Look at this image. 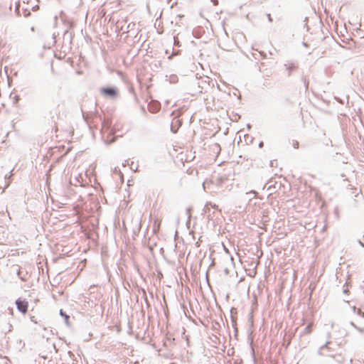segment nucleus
Returning <instances> with one entry per match:
<instances>
[{
  "label": "nucleus",
  "instance_id": "obj_16",
  "mask_svg": "<svg viewBox=\"0 0 364 364\" xmlns=\"http://www.w3.org/2000/svg\"><path fill=\"white\" fill-rule=\"evenodd\" d=\"M235 364H242V360H240V359H237V360L235 361Z\"/></svg>",
  "mask_w": 364,
  "mask_h": 364
},
{
  "label": "nucleus",
  "instance_id": "obj_3",
  "mask_svg": "<svg viewBox=\"0 0 364 364\" xmlns=\"http://www.w3.org/2000/svg\"><path fill=\"white\" fill-rule=\"evenodd\" d=\"M16 304L18 310L22 314H26L28 311V304L25 300H21L20 298L16 301Z\"/></svg>",
  "mask_w": 364,
  "mask_h": 364
},
{
  "label": "nucleus",
  "instance_id": "obj_27",
  "mask_svg": "<svg viewBox=\"0 0 364 364\" xmlns=\"http://www.w3.org/2000/svg\"><path fill=\"white\" fill-rule=\"evenodd\" d=\"M174 44L175 45L176 44V46H178V43H176V41L174 42Z\"/></svg>",
  "mask_w": 364,
  "mask_h": 364
},
{
  "label": "nucleus",
  "instance_id": "obj_29",
  "mask_svg": "<svg viewBox=\"0 0 364 364\" xmlns=\"http://www.w3.org/2000/svg\"><path fill=\"white\" fill-rule=\"evenodd\" d=\"M228 294H226V296H225V299H228Z\"/></svg>",
  "mask_w": 364,
  "mask_h": 364
},
{
  "label": "nucleus",
  "instance_id": "obj_28",
  "mask_svg": "<svg viewBox=\"0 0 364 364\" xmlns=\"http://www.w3.org/2000/svg\"><path fill=\"white\" fill-rule=\"evenodd\" d=\"M174 44L175 45L176 44V46H178V43H176V41L174 42Z\"/></svg>",
  "mask_w": 364,
  "mask_h": 364
},
{
  "label": "nucleus",
  "instance_id": "obj_11",
  "mask_svg": "<svg viewBox=\"0 0 364 364\" xmlns=\"http://www.w3.org/2000/svg\"><path fill=\"white\" fill-rule=\"evenodd\" d=\"M60 314L63 318H64L65 323L68 324L70 316L67 315L66 313L64 312L62 309L60 310Z\"/></svg>",
  "mask_w": 364,
  "mask_h": 364
},
{
  "label": "nucleus",
  "instance_id": "obj_7",
  "mask_svg": "<svg viewBox=\"0 0 364 364\" xmlns=\"http://www.w3.org/2000/svg\"><path fill=\"white\" fill-rule=\"evenodd\" d=\"M135 26V23H129L126 26H121L120 30L123 33H129L133 28Z\"/></svg>",
  "mask_w": 364,
  "mask_h": 364
},
{
  "label": "nucleus",
  "instance_id": "obj_18",
  "mask_svg": "<svg viewBox=\"0 0 364 364\" xmlns=\"http://www.w3.org/2000/svg\"><path fill=\"white\" fill-rule=\"evenodd\" d=\"M102 129H104V128H105V127H107V124H106L105 121L102 122Z\"/></svg>",
  "mask_w": 364,
  "mask_h": 364
},
{
  "label": "nucleus",
  "instance_id": "obj_30",
  "mask_svg": "<svg viewBox=\"0 0 364 364\" xmlns=\"http://www.w3.org/2000/svg\"><path fill=\"white\" fill-rule=\"evenodd\" d=\"M224 348H226V346H223ZM223 351H225V349H223Z\"/></svg>",
  "mask_w": 364,
  "mask_h": 364
},
{
  "label": "nucleus",
  "instance_id": "obj_5",
  "mask_svg": "<svg viewBox=\"0 0 364 364\" xmlns=\"http://www.w3.org/2000/svg\"><path fill=\"white\" fill-rule=\"evenodd\" d=\"M148 109L151 113H156L160 109V105L157 102H151L148 105Z\"/></svg>",
  "mask_w": 364,
  "mask_h": 364
},
{
  "label": "nucleus",
  "instance_id": "obj_22",
  "mask_svg": "<svg viewBox=\"0 0 364 364\" xmlns=\"http://www.w3.org/2000/svg\"><path fill=\"white\" fill-rule=\"evenodd\" d=\"M18 7H19V5H17L16 6V12H18Z\"/></svg>",
  "mask_w": 364,
  "mask_h": 364
},
{
  "label": "nucleus",
  "instance_id": "obj_14",
  "mask_svg": "<svg viewBox=\"0 0 364 364\" xmlns=\"http://www.w3.org/2000/svg\"><path fill=\"white\" fill-rule=\"evenodd\" d=\"M231 317H232V323H235V316H234L233 309H231Z\"/></svg>",
  "mask_w": 364,
  "mask_h": 364
},
{
  "label": "nucleus",
  "instance_id": "obj_23",
  "mask_svg": "<svg viewBox=\"0 0 364 364\" xmlns=\"http://www.w3.org/2000/svg\"><path fill=\"white\" fill-rule=\"evenodd\" d=\"M224 272L225 273V274H228V268H225L224 269Z\"/></svg>",
  "mask_w": 364,
  "mask_h": 364
},
{
  "label": "nucleus",
  "instance_id": "obj_19",
  "mask_svg": "<svg viewBox=\"0 0 364 364\" xmlns=\"http://www.w3.org/2000/svg\"><path fill=\"white\" fill-rule=\"evenodd\" d=\"M211 1L213 3L214 5H216L218 4V0H211Z\"/></svg>",
  "mask_w": 364,
  "mask_h": 364
},
{
  "label": "nucleus",
  "instance_id": "obj_12",
  "mask_svg": "<svg viewBox=\"0 0 364 364\" xmlns=\"http://www.w3.org/2000/svg\"><path fill=\"white\" fill-rule=\"evenodd\" d=\"M291 145L294 149H299V143L296 140H292Z\"/></svg>",
  "mask_w": 364,
  "mask_h": 364
},
{
  "label": "nucleus",
  "instance_id": "obj_20",
  "mask_svg": "<svg viewBox=\"0 0 364 364\" xmlns=\"http://www.w3.org/2000/svg\"><path fill=\"white\" fill-rule=\"evenodd\" d=\"M234 117H235V118H234V119H232V120H234V121H236V120L237 119V118H240V117H239V116H237V115L234 116Z\"/></svg>",
  "mask_w": 364,
  "mask_h": 364
},
{
  "label": "nucleus",
  "instance_id": "obj_13",
  "mask_svg": "<svg viewBox=\"0 0 364 364\" xmlns=\"http://www.w3.org/2000/svg\"><path fill=\"white\" fill-rule=\"evenodd\" d=\"M210 205H212L210 203H207L205 205V207L203 208V211L204 212H206L208 209H209L208 206Z\"/></svg>",
  "mask_w": 364,
  "mask_h": 364
},
{
  "label": "nucleus",
  "instance_id": "obj_21",
  "mask_svg": "<svg viewBox=\"0 0 364 364\" xmlns=\"http://www.w3.org/2000/svg\"><path fill=\"white\" fill-rule=\"evenodd\" d=\"M267 16H268L269 21H272V18H271V15H270V14H268V15H267Z\"/></svg>",
  "mask_w": 364,
  "mask_h": 364
},
{
  "label": "nucleus",
  "instance_id": "obj_10",
  "mask_svg": "<svg viewBox=\"0 0 364 364\" xmlns=\"http://www.w3.org/2000/svg\"><path fill=\"white\" fill-rule=\"evenodd\" d=\"M312 329H313V323L311 322L309 323L307 326L304 329V333L306 334H309L311 333L312 331Z\"/></svg>",
  "mask_w": 364,
  "mask_h": 364
},
{
  "label": "nucleus",
  "instance_id": "obj_17",
  "mask_svg": "<svg viewBox=\"0 0 364 364\" xmlns=\"http://www.w3.org/2000/svg\"><path fill=\"white\" fill-rule=\"evenodd\" d=\"M223 247L225 252L228 253V247L225 246V245L223 242Z\"/></svg>",
  "mask_w": 364,
  "mask_h": 364
},
{
  "label": "nucleus",
  "instance_id": "obj_1",
  "mask_svg": "<svg viewBox=\"0 0 364 364\" xmlns=\"http://www.w3.org/2000/svg\"><path fill=\"white\" fill-rule=\"evenodd\" d=\"M226 177L225 176H213L210 181L205 180L203 183V188L205 191L210 189V186L213 184H215L217 186H220L225 181Z\"/></svg>",
  "mask_w": 364,
  "mask_h": 364
},
{
  "label": "nucleus",
  "instance_id": "obj_9",
  "mask_svg": "<svg viewBox=\"0 0 364 364\" xmlns=\"http://www.w3.org/2000/svg\"><path fill=\"white\" fill-rule=\"evenodd\" d=\"M73 37V33L69 31L68 30H66L64 32L63 38H64V39L68 38L70 43H72Z\"/></svg>",
  "mask_w": 364,
  "mask_h": 364
},
{
  "label": "nucleus",
  "instance_id": "obj_24",
  "mask_svg": "<svg viewBox=\"0 0 364 364\" xmlns=\"http://www.w3.org/2000/svg\"><path fill=\"white\" fill-rule=\"evenodd\" d=\"M223 29H224V31H225V34H226V35H228V32L226 31V29H225V27H224V28H223Z\"/></svg>",
  "mask_w": 364,
  "mask_h": 364
},
{
  "label": "nucleus",
  "instance_id": "obj_4",
  "mask_svg": "<svg viewBox=\"0 0 364 364\" xmlns=\"http://www.w3.org/2000/svg\"><path fill=\"white\" fill-rule=\"evenodd\" d=\"M182 122L179 119H176V117L173 119L171 123V131L173 133H176L178 128L181 126Z\"/></svg>",
  "mask_w": 364,
  "mask_h": 364
},
{
  "label": "nucleus",
  "instance_id": "obj_6",
  "mask_svg": "<svg viewBox=\"0 0 364 364\" xmlns=\"http://www.w3.org/2000/svg\"><path fill=\"white\" fill-rule=\"evenodd\" d=\"M16 274L18 277V278L23 281V282H26L27 280V275H28V273L26 272H23L21 270V268L20 267H18L16 269Z\"/></svg>",
  "mask_w": 364,
  "mask_h": 364
},
{
  "label": "nucleus",
  "instance_id": "obj_26",
  "mask_svg": "<svg viewBox=\"0 0 364 364\" xmlns=\"http://www.w3.org/2000/svg\"><path fill=\"white\" fill-rule=\"evenodd\" d=\"M174 44L175 45L176 44V46H178V43H176V41L174 42Z\"/></svg>",
  "mask_w": 364,
  "mask_h": 364
},
{
  "label": "nucleus",
  "instance_id": "obj_2",
  "mask_svg": "<svg viewBox=\"0 0 364 364\" xmlns=\"http://www.w3.org/2000/svg\"><path fill=\"white\" fill-rule=\"evenodd\" d=\"M100 93L110 98H115L118 96V92L117 88L113 87H102L100 90Z\"/></svg>",
  "mask_w": 364,
  "mask_h": 364
},
{
  "label": "nucleus",
  "instance_id": "obj_8",
  "mask_svg": "<svg viewBox=\"0 0 364 364\" xmlns=\"http://www.w3.org/2000/svg\"><path fill=\"white\" fill-rule=\"evenodd\" d=\"M285 69L287 71L288 75L296 68V66L292 63H288L284 65Z\"/></svg>",
  "mask_w": 364,
  "mask_h": 364
},
{
  "label": "nucleus",
  "instance_id": "obj_15",
  "mask_svg": "<svg viewBox=\"0 0 364 364\" xmlns=\"http://www.w3.org/2000/svg\"><path fill=\"white\" fill-rule=\"evenodd\" d=\"M82 116L85 120L87 122V123L90 124V122L87 119V115H85L84 112H82Z\"/></svg>",
  "mask_w": 364,
  "mask_h": 364
},
{
  "label": "nucleus",
  "instance_id": "obj_25",
  "mask_svg": "<svg viewBox=\"0 0 364 364\" xmlns=\"http://www.w3.org/2000/svg\"><path fill=\"white\" fill-rule=\"evenodd\" d=\"M141 109L143 110V112H145V109H144V107H141Z\"/></svg>",
  "mask_w": 364,
  "mask_h": 364
}]
</instances>
